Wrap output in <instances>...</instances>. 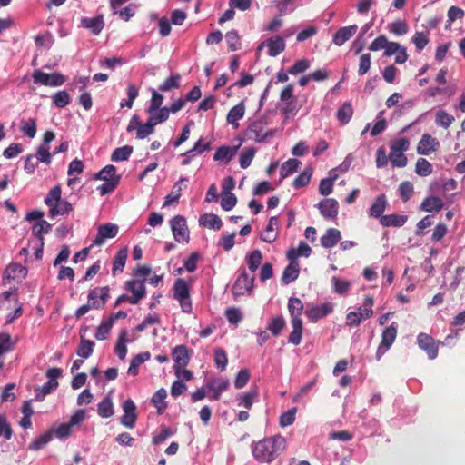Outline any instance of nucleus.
Instances as JSON below:
<instances>
[{
	"instance_id": "nucleus-1",
	"label": "nucleus",
	"mask_w": 465,
	"mask_h": 465,
	"mask_svg": "<svg viewBox=\"0 0 465 465\" xmlns=\"http://www.w3.org/2000/svg\"><path fill=\"white\" fill-rule=\"evenodd\" d=\"M286 448L285 438L281 435L264 438L252 444L253 458L261 463L272 462Z\"/></svg>"
},
{
	"instance_id": "nucleus-2",
	"label": "nucleus",
	"mask_w": 465,
	"mask_h": 465,
	"mask_svg": "<svg viewBox=\"0 0 465 465\" xmlns=\"http://www.w3.org/2000/svg\"><path fill=\"white\" fill-rule=\"evenodd\" d=\"M95 180L104 181L97 187L100 195L104 196L113 193L120 183L121 176L116 173V167L113 164L104 166L94 175Z\"/></svg>"
},
{
	"instance_id": "nucleus-3",
	"label": "nucleus",
	"mask_w": 465,
	"mask_h": 465,
	"mask_svg": "<svg viewBox=\"0 0 465 465\" xmlns=\"http://www.w3.org/2000/svg\"><path fill=\"white\" fill-rule=\"evenodd\" d=\"M238 276L232 287V293L234 298L243 295H250L252 292L254 276L249 275L245 268L238 271Z\"/></svg>"
},
{
	"instance_id": "nucleus-4",
	"label": "nucleus",
	"mask_w": 465,
	"mask_h": 465,
	"mask_svg": "<svg viewBox=\"0 0 465 465\" xmlns=\"http://www.w3.org/2000/svg\"><path fill=\"white\" fill-rule=\"evenodd\" d=\"M173 298L179 302L183 312H192L193 306L190 298V290L185 280L182 278L175 280L173 284Z\"/></svg>"
},
{
	"instance_id": "nucleus-5",
	"label": "nucleus",
	"mask_w": 465,
	"mask_h": 465,
	"mask_svg": "<svg viewBox=\"0 0 465 465\" xmlns=\"http://www.w3.org/2000/svg\"><path fill=\"white\" fill-rule=\"evenodd\" d=\"M32 78L34 83L36 84L51 87L61 86L65 82V77L62 74L58 72L47 74L40 69H36L33 72Z\"/></svg>"
},
{
	"instance_id": "nucleus-6",
	"label": "nucleus",
	"mask_w": 465,
	"mask_h": 465,
	"mask_svg": "<svg viewBox=\"0 0 465 465\" xmlns=\"http://www.w3.org/2000/svg\"><path fill=\"white\" fill-rule=\"evenodd\" d=\"M170 226L174 240L181 243H188L190 241V232L186 219L182 215H176L170 220Z\"/></svg>"
},
{
	"instance_id": "nucleus-7",
	"label": "nucleus",
	"mask_w": 465,
	"mask_h": 465,
	"mask_svg": "<svg viewBox=\"0 0 465 465\" xmlns=\"http://www.w3.org/2000/svg\"><path fill=\"white\" fill-rule=\"evenodd\" d=\"M398 331V323L393 322L388 327H386L381 334V341L378 346L376 351V358L380 360L387 351L391 347L393 342L395 341Z\"/></svg>"
},
{
	"instance_id": "nucleus-8",
	"label": "nucleus",
	"mask_w": 465,
	"mask_h": 465,
	"mask_svg": "<svg viewBox=\"0 0 465 465\" xmlns=\"http://www.w3.org/2000/svg\"><path fill=\"white\" fill-rule=\"evenodd\" d=\"M333 311V304L331 302H324L320 305H313L308 303L305 309V315L312 322H316L317 321L326 317L328 314L331 313Z\"/></svg>"
},
{
	"instance_id": "nucleus-9",
	"label": "nucleus",
	"mask_w": 465,
	"mask_h": 465,
	"mask_svg": "<svg viewBox=\"0 0 465 465\" xmlns=\"http://www.w3.org/2000/svg\"><path fill=\"white\" fill-rule=\"evenodd\" d=\"M119 232L118 225L111 223L101 224L97 228V234L90 247L101 246L107 239L114 238Z\"/></svg>"
},
{
	"instance_id": "nucleus-10",
	"label": "nucleus",
	"mask_w": 465,
	"mask_h": 465,
	"mask_svg": "<svg viewBox=\"0 0 465 465\" xmlns=\"http://www.w3.org/2000/svg\"><path fill=\"white\" fill-rule=\"evenodd\" d=\"M124 415L120 418V422L123 426L133 429L134 428L137 420L136 405L133 400L127 399L123 402Z\"/></svg>"
},
{
	"instance_id": "nucleus-11",
	"label": "nucleus",
	"mask_w": 465,
	"mask_h": 465,
	"mask_svg": "<svg viewBox=\"0 0 465 465\" xmlns=\"http://www.w3.org/2000/svg\"><path fill=\"white\" fill-rule=\"evenodd\" d=\"M190 350L185 345H177L172 350V359L174 361L173 370L185 368L190 361Z\"/></svg>"
},
{
	"instance_id": "nucleus-12",
	"label": "nucleus",
	"mask_w": 465,
	"mask_h": 465,
	"mask_svg": "<svg viewBox=\"0 0 465 465\" xmlns=\"http://www.w3.org/2000/svg\"><path fill=\"white\" fill-rule=\"evenodd\" d=\"M440 147L439 141L429 134H424L417 146V153L420 155H430Z\"/></svg>"
},
{
	"instance_id": "nucleus-13",
	"label": "nucleus",
	"mask_w": 465,
	"mask_h": 465,
	"mask_svg": "<svg viewBox=\"0 0 465 465\" xmlns=\"http://www.w3.org/2000/svg\"><path fill=\"white\" fill-rule=\"evenodd\" d=\"M125 288L128 292H132L131 304H137L146 293L144 280H130L125 282Z\"/></svg>"
},
{
	"instance_id": "nucleus-14",
	"label": "nucleus",
	"mask_w": 465,
	"mask_h": 465,
	"mask_svg": "<svg viewBox=\"0 0 465 465\" xmlns=\"http://www.w3.org/2000/svg\"><path fill=\"white\" fill-rule=\"evenodd\" d=\"M321 214L328 220L335 219L338 215L339 203L333 198H325L318 203Z\"/></svg>"
},
{
	"instance_id": "nucleus-15",
	"label": "nucleus",
	"mask_w": 465,
	"mask_h": 465,
	"mask_svg": "<svg viewBox=\"0 0 465 465\" xmlns=\"http://www.w3.org/2000/svg\"><path fill=\"white\" fill-rule=\"evenodd\" d=\"M87 298L89 303L95 302L101 304V310L104 307L110 298V289L108 286L95 287L89 290Z\"/></svg>"
},
{
	"instance_id": "nucleus-16",
	"label": "nucleus",
	"mask_w": 465,
	"mask_h": 465,
	"mask_svg": "<svg viewBox=\"0 0 465 465\" xmlns=\"http://www.w3.org/2000/svg\"><path fill=\"white\" fill-rule=\"evenodd\" d=\"M285 41L281 36H272L263 41L259 49H262L263 46L268 47V54L272 57H275L282 53L285 49Z\"/></svg>"
},
{
	"instance_id": "nucleus-17",
	"label": "nucleus",
	"mask_w": 465,
	"mask_h": 465,
	"mask_svg": "<svg viewBox=\"0 0 465 465\" xmlns=\"http://www.w3.org/2000/svg\"><path fill=\"white\" fill-rule=\"evenodd\" d=\"M419 347L425 351L430 360L438 356V345H436L431 336L426 333H420L417 338Z\"/></svg>"
},
{
	"instance_id": "nucleus-18",
	"label": "nucleus",
	"mask_w": 465,
	"mask_h": 465,
	"mask_svg": "<svg viewBox=\"0 0 465 465\" xmlns=\"http://www.w3.org/2000/svg\"><path fill=\"white\" fill-rule=\"evenodd\" d=\"M357 25H351L339 28L333 35L332 43L337 46L343 45L357 33Z\"/></svg>"
},
{
	"instance_id": "nucleus-19",
	"label": "nucleus",
	"mask_w": 465,
	"mask_h": 465,
	"mask_svg": "<svg viewBox=\"0 0 465 465\" xmlns=\"http://www.w3.org/2000/svg\"><path fill=\"white\" fill-rule=\"evenodd\" d=\"M278 217L272 216L269 219L268 224L263 232H262L260 239L265 242L272 243L278 237V232H275L278 226Z\"/></svg>"
},
{
	"instance_id": "nucleus-20",
	"label": "nucleus",
	"mask_w": 465,
	"mask_h": 465,
	"mask_svg": "<svg viewBox=\"0 0 465 465\" xmlns=\"http://www.w3.org/2000/svg\"><path fill=\"white\" fill-rule=\"evenodd\" d=\"M341 239V232L335 228L328 229L321 237V244L326 249L334 247Z\"/></svg>"
},
{
	"instance_id": "nucleus-21",
	"label": "nucleus",
	"mask_w": 465,
	"mask_h": 465,
	"mask_svg": "<svg viewBox=\"0 0 465 465\" xmlns=\"http://www.w3.org/2000/svg\"><path fill=\"white\" fill-rule=\"evenodd\" d=\"M81 24L84 27L90 29L93 35H97L101 33L104 26V18L102 15L95 17H83Z\"/></svg>"
},
{
	"instance_id": "nucleus-22",
	"label": "nucleus",
	"mask_w": 465,
	"mask_h": 465,
	"mask_svg": "<svg viewBox=\"0 0 465 465\" xmlns=\"http://www.w3.org/2000/svg\"><path fill=\"white\" fill-rule=\"evenodd\" d=\"M407 220V215L391 213L381 216L380 223L383 227H401L406 223Z\"/></svg>"
},
{
	"instance_id": "nucleus-23",
	"label": "nucleus",
	"mask_w": 465,
	"mask_h": 465,
	"mask_svg": "<svg viewBox=\"0 0 465 465\" xmlns=\"http://www.w3.org/2000/svg\"><path fill=\"white\" fill-rule=\"evenodd\" d=\"M26 275L27 269L17 262L10 263L4 271V277L7 280L25 278Z\"/></svg>"
},
{
	"instance_id": "nucleus-24",
	"label": "nucleus",
	"mask_w": 465,
	"mask_h": 465,
	"mask_svg": "<svg viewBox=\"0 0 465 465\" xmlns=\"http://www.w3.org/2000/svg\"><path fill=\"white\" fill-rule=\"evenodd\" d=\"M387 204L388 202L386 195L384 193L378 195L369 209V216L381 219V217L383 216L382 213H384Z\"/></svg>"
},
{
	"instance_id": "nucleus-25",
	"label": "nucleus",
	"mask_w": 465,
	"mask_h": 465,
	"mask_svg": "<svg viewBox=\"0 0 465 465\" xmlns=\"http://www.w3.org/2000/svg\"><path fill=\"white\" fill-rule=\"evenodd\" d=\"M239 146H227L223 145L217 148L213 160L217 162L224 161L229 163L236 154Z\"/></svg>"
},
{
	"instance_id": "nucleus-26",
	"label": "nucleus",
	"mask_w": 465,
	"mask_h": 465,
	"mask_svg": "<svg viewBox=\"0 0 465 465\" xmlns=\"http://www.w3.org/2000/svg\"><path fill=\"white\" fill-rule=\"evenodd\" d=\"M128 256V249L127 247L122 248L119 250L115 257L114 259L113 262V268H112V274L114 276H116L118 273H121L124 271V268L125 266V262Z\"/></svg>"
},
{
	"instance_id": "nucleus-27",
	"label": "nucleus",
	"mask_w": 465,
	"mask_h": 465,
	"mask_svg": "<svg viewBox=\"0 0 465 465\" xmlns=\"http://www.w3.org/2000/svg\"><path fill=\"white\" fill-rule=\"evenodd\" d=\"M443 202L437 196L426 197L420 205L421 211L427 213L439 212L443 208Z\"/></svg>"
},
{
	"instance_id": "nucleus-28",
	"label": "nucleus",
	"mask_w": 465,
	"mask_h": 465,
	"mask_svg": "<svg viewBox=\"0 0 465 465\" xmlns=\"http://www.w3.org/2000/svg\"><path fill=\"white\" fill-rule=\"evenodd\" d=\"M262 123L260 121H255L249 126V131L254 134V140L258 143H263L268 137H272L274 135V131L270 130L262 133Z\"/></svg>"
},
{
	"instance_id": "nucleus-29",
	"label": "nucleus",
	"mask_w": 465,
	"mask_h": 465,
	"mask_svg": "<svg viewBox=\"0 0 465 465\" xmlns=\"http://www.w3.org/2000/svg\"><path fill=\"white\" fill-rule=\"evenodd\" d=\"M245 106L243 102L239 103L234 105L229 113L227 114V122L233 125L234 128H238L239 124L238 121L241 120L244 116Z\"/></svg>"
},
{
	"instance_id": "nucleus-30",
	"label": "nucleus",
	"mask_w": 465,
	"mask_h": 465,
	"mask_svg": "<svg viewBox=\"0 0 465 465\" xmlns=\"http://www.w3.org/2000/svg\"><path fill=\"white\" fill-rule=\"evenodd\" d=\"M199 223L202 226L213 230H220L223 225L221 218L214 213L202 214L199 218Z\"/></svg>"
},
{
	"instance_id": "nucleus-31",
	"label": "nucleus",
	"mask_w": 465,
	"mask_h": 465,
	"mask_svg": "<svg viewBox=\"0 0 465 465\" xmlns=\"http://www.w3.org/2000/svg\"><path fill=\"white\" fill-rule=\"evenodd\" d=\"M127 335L128 331L126 329L121 330L118 335L114 351L120 360H124L127 354L126 344L131 341L127 339Z\"/></svg>"
},
{
	"instance_id": "nucleus-32",
	"label": "nucleus",
	"mask_w": 465,
	"mask_h": 465,
	"mask_svg": "<svg viewBox=\"0 0 465 465\" xmlns=\"http://www.w3.org/2000/svg\"><path fill=\"white\" fill-rule=\"evenodd\" d=\"M353 114V108L351 102H344L337 110L336 117L342 125L347 124Z\"/></svg>"
},
{
	"instance_id": "nucleus-33",
	"label": "nucleus",
	"mask_w": 465,
	"mask_h": 465,
	"mask_svg": "<svg viewBox=\"0 0 465 465\" xmlns=\"http://www.w3.org/2000/svg\"><path fill=\"white\" fill-rule=\"evenodd\" d=\"M299 273H300L299 263H294V262L289 263L285 267V269L282 272V284L288 285L291 282H294L298 278Z\"/></svg>"
},
{
	"instance_id": "nucleus-34",
	"label": "nucleus",
	"mask_w": 465,
	"mask_h": 465,
	"mask_svg": "<svg viewBox=\"0 0 465 465\" xmlns=\"http://www.w3.org/2000/svg\"><path fill=\"white\" fill-rule=\"evenodd\" d=\"M166 397V390L161 388L153 393L151 399V402L157 409L158 414H163L167 408V403L164 401Z\"/></svg>"
},
{
	"instance_id": "nucleus-35",
	"label": "nucleus",
	"mask_w": 465,
	"mask_h": 465,
	"mask_svg": "<svg viewBox=\"0 0 465 465\" xmlns=\"http://www.w3.org/2000/svg\"><path fill=\"white\" fill-rule=\"evenodd\" d=\"M187 181L188 179L186 177H181L179 181L173 184L171 193L165 197L163 206L178 202L183 189V183Z\"/></svg>"
},
{
	"instance_id": "nucleus-36",
	"label": "nucleus",
	"mask_w": 465,
	"mask_h": 465,
	"mask_svg": "<svg viewBox=\"0 0 465 465\" xmlns=\"http://www.w3.org/2000/svg\"><path fill=\"white\" fill-rule=\"evenodd\" d=\"M292 331L288 337V342L293 345H299L302 338V321L291 320Z\"/></svg>"
},
{
	"instance_id": "nucleus-37",
	"label": "nucleus",
	"mask_w": 465,
	"mask_h": 465,
	"mask_svg": "<svg viewBox=\"0 0 465 465\" xmlns=\"http://www.w3.org/2000/svg\"><path fill=\"white\" fill-rule=\"evenodd\" d=\"M98 415L102 418H110L114 414V408L110 395L105 396L97 405Z\"/></svg>"
},
{
	"instance_id": "nucleus-38",
	"label": "nucleus",
	"mask_w": 465,
	"mask_h": 465,
	"mask_svg": "<svg viewBox=\"0 0 465 465\" xmlns=\"http://www.w3.org/2000/svg\"><path fill=\"white\" fill-rule=\"evenodd\" d=\"M150 357L151 354L148 351L138 353L134 357H133L128 369V374L132 376H136L139 371V367L144 361H148Z\"/></svg>"
},
{
	"instance_id": "nucleus-39",
	"label": "nucleus",
	"mask_w": 465,
	"mask_h": 465,
	"mask_svg": "<svg viewBox=\"0 0 465 465\" xmlns=\"http://www.w3.org/2000/svg\"><path fill=\"white\" fill-rule=\"evenodd\" d=\"M73 210L72 204L64 199H61L54 206L49 209V217L54 218L58 215H64Z\"/></svg>"
},
{
	"instance_id": "nucleus-40",
	"label": "nucleus",
	"mask_w": 465,
	"mask_h": 465,
	"mask_svg": "<svg viewBox=\"0 0 465 465\" xmlns=\"http://www.w3.org/2000/svg\"><path fill=\"white\" fill-rule=\"evenodd\" d=\"M258 397V391L251 389L246 392H242L237 396L238 406H242L250 410L254 402V399Z\"/></svg>"
},
{
	"instance_id": "nucleus-41",
	"label": "nucleus",
	"mask_w": 465,
	"mask_h": 465,
	"mask_svg": "<svg viewBox=\"0 0 465 465\" xmlns=\"http://www.w3.org/2000/svg\"><path fill=\"white\" fill-rule=\"evenodd\" d=\"M288 311L292 320H302L301 315L303 311V303L301 299L291 297L288 301Z\"/></svg>"
},
{
	"instance_id": "nucleus-42",
	"label": "nucleus",
	"mask_w": 465,
	"mask_h": 465,
	"mask_svg": "<svg viewBox=\"0 0 465 465\" xmlns=\"http://www.w3.org/2000/svg\"><path fill=\"white\" fill-rule=\"evenodd\" d=\"M286 322L282 315L272 317L268 324L267 330L275 337L279 336L284 329Z\"/></svg>"
},
{
	"instance_id": "nucleus-43",
	"label": "nucleus",
	"mask_w": 465,
	"mask_h": 465,
	"mask_svg": "<svg viewBox=\"0 0 465 465\" xmlns=\"http://www.w3.org/2000/svg\"><path fill=\"white\" fill-rule=\"evenodd\" d=\"M334 172L335 170H331L330 172V176L328 178L322 179L320 182L319 193L323 196H327L332 193L334 182L338 178L337 174H332Z\"/></svg>"
},
{
	"instance_id": "nucleus-44",
	"label": "nucleus",
	"mask_w": 465,
	"mask_h": 465,
	"mask_svg": "<svg viewBox=\"0 0 465 465\" xmlns=\"http://www.w3.org/2000/svg\"><path fill=\"white\" fill-rule=\"evenodd\" d=\"M147 114H149L148 120L154 126L167 121V119L169 118V115H170V114L167 110V106L156 109L155 111L147 112Z\"/></svg>"
},
{
	"instance_id": "nucleus-45",
	"label": "nucleus",
	"mask_w": 465,
	"mask_h": 465,
	"mask_svg": "<svg viewBox=\"0 0 465 465\" xmlns=\"http://www.w3.org/2000/svg\"><path fill=\"white\" fill-rule=\"evenodd\" d=\"M302 163L297 159H289L282 164L280 175L282 179L288 177L289 175L295 173Z\"/></svg>"
},
{
	"instance_id": "nucleus-46",
	"label": "nucleus",
	"mask_w": 465,
	"mask_h": 465,
	"mask_svg": "<svg viewBox=\"0 0 465 465\" xmlns=\"http://www.w3.org/2000/svg\"><path fill=\"white\" fill-rule=\"evenodd\" d=\"M181 85V75L179 74H171L158 87L161 92H169L173 89H178Z\"/></svg>"
},
{
	"instance_id": "nucleus-47",
	"label": "nucleus",
	"mask_w": 465,
	"mask_h": 465,
	"mask_svg": "<svg viewBox=\"0 0 465 465\" xmlns=\"http://www.w3.org/2000/svg\"><path fill=\"white\" fill-rule=\"evenodd\" d=\"M52 229V225L45 220L37 221L33 225V234L39 240L44 242L43 235L48 233Z\"/></svg>"
},
{
	"instance_id": "nucleus-48",
	"label": "nucleus",
	"mask_w": 465,
	"mask_h": 465,
	"mask_svg": "<svg viewBox=\"0 0 465 465\" xmlns=\"http://www.w3.org/2000/svg\"><path fill=\"white\" fill-rule=\"evenodd\" d=\"M256 153V149L254 147H244L240 153V166L242 169L248 168Z\"/></svg>"
},
{
	"instance_id": "nucleus-49",
	"label": "nucleus",
	"mask_w": 465,
	"mask_h": 465,
	"mask_svg": "<svg viewBox=\"0 0 465 465\" xmlns=\"http://www.w3.org/2000/svg\"><path fill=\"white\" fill-rule=\"evenodd\" d=\"M133 153V147L131 145H124L122 147H118L114 150L111 160L113 162H123L129 159Z\"/></svg>"
},
{
	"instance_id": "nucleus-50",
	"label": "nucleus",
	"mask_w": 465,
	"mask_h": 465,
	"mask_svg": "<svg viewBox=\"0 0 465 465\" xmlns=\"http://www.w3.org/2000/svg\"><path fill=\"white\" fill-rule=\"evenodd\" d=\"M373 299L371 296H366L363 302V305L358 308V314L361 316V319L363 321L371 318L373 314Z\"/></svg>"
},
{
	"instance_id": "nucleus-51",
	"label": "nucleus",
	"mask_w": 465,
	"mask_h": 465,
	"mask_svg": "<svg viewBox=\"0 0 465 465\" xmlns=\"http://www.w3.org/2000/svg\"><path fill=\"white\" fill-rule=\"evenodd\" d=\"M52 440V433L50 431H46L35 438L31 441L28 446V449L31 450H39L43 449L47 443H49Z\"/></svg>"
},
{
	"instance_id": "nucleus-52",
	"label": "nucleus",
	"mask_w": 465,
	"mask_h": 465,
	"mask_svg": "<svg viewBox=\"0 0 465 465\" xmlns=\"http://www.w3.org/2000/svg\"><path fill=\"white\" fill-rule=\"evenodd\" d=\"M57 387L58 386L54 382L47 381L41 387H37L35 389V401H42L47 394L51 393L53 391H55Z\"/></svg>"
},
{
	"instance_id": "nucleus-53",
	"label": "nucleus",
	"mask_w": 465,
	"mask_h": 465,
	"mask_svg": "<svg viewBox=\"0 0 465 465\" xmlns=\"http://www.w3.org/2000/svg\"><path fill=\"white\" fill-rule=\"evenodd\" d=\"M388 30L394 35L401 36L408 33L409 26L405 21L398 19L388 25Z\"/></svg>"
},
{
	"instance_id": "nucleus-54",
	"label": "nucleus",
	"mask_w": 465,
	"mask_h": 465,
	"mask_svg": "<svg viewBox=\"0 0 465 465\" xmlns=\"http://www.w3.org/2000/svg\"><path fill=\"white\" fill-rule=\"evenodd\" d=\"M331 283H332L333 292L340 295L346 294L351 286V282L341 280L336 276H333L331 278Z\"/></svg>"
},
{
	"instance_id": "nucleus-55",
	"label": "nucleus",
	"mask_w": 465,
	"mask_h": 465,
	"mask_svg": "<svg viewBox=\"0 0 465 465\" xmlns=\"http://www.w3.org/2000/svg\"><path fill=\"white\" fill-rule=\"evenodd\" d=\"M262 255L260 250H254L250 252L247 257L248 268L252 272H254L261 265Z\"/></svg>"
},
{
	"instance_id": "nucleus-56",
	"label": "nucleus",
	"mask_w": 465,
	"mask_h": 465,
	"mask_svg": "<svg viewBox=\"0 0 465 465\" xmlns=\"http://www.w3.org/2000/svg\"><path fill=\"white\" fill-rule=\"evenodd\" d=\"M415 172L420 176H429L432 173V165L425 158H419L416 162Z\"/></svg>"
},
{
	"instance_id": "nucleus-57",
	"label": "nucleus",
	"mask_w": 465,
	"mask_h": 465,
	"mask_svg": "<svg viewBox=\"0 0 465 465\" xmlns=\"http://www.w3.org/2000/svg\"><path fill=\"white\" fill-rule=\"evenodd\" d=\"M312 170L308 167L303 170L293 181L292 185L295 189H300L306 186L312 178Z\"/></svg>"
},
{
	"instance_id": "nucleus-58",
	"label": "nucleus",
	"mask_w": 465,
	"mask_h": 465,
	"mask_svg": "<svg viewBox=\"0 0 465 465\" xmlns=\"http://www.w3.org/2000/svg\"><path fill=\"white\" fill-rule=\"evenodd\" d=\"M61 194L62 191L60 185H55L49 191L45 198V203L49 207V209L54 206L62 199Z\"/></svg>"
},
{
	"instance_id": "nucleus-59",
	"label": "nucleus",
	"mask_w": 465,
	"mask_h": 465,
	"mask_svg": "<svg viewBox=\"0 0 465 465\" xmlns=\"http://www.w3.org/2000/svg\"><path fill=\"white\" fill-rule=\"evenodd\" d=\"M52 101L57 108H64L70 104L71 99L69 94L65 90H61L52 96Z\"/></svg>"
},
{
	"instance_id": "nucleus-60",
	"label": "nucleus",
	"mask_w": 465,
	"mask_h": 465,
	"mask_svg": "<svg viewBox=\"0 0 465 465\" xmlns=\"http://www.w3.org/2000/svg\"><path fill=\"white\" fill-rule=\"evenodd\" d=\"M20 128L25 135L32 139L36 134V120L35 118L22 120Z\"/></svg>"
},
{
	"instance_id": "nucleus-61",
	"label": "nucleus",
	"mask_w": 465,
	"mask_h": 465,
	"mask_svg": "<svg viewBox=\"0 0 465 465\" xmlns=\"http://www.w3.org/2000/svg\"><path fill=\"white\" fill-rule=\"evenodd\" d=\"M114 324L108 319L102 321L96 329L94 337L99 341L106 340Z\"/></svg>"
},
{
	"instance_id": "nucleus-62",
	"label": "nucleus",
	"mask_w": 465,
	"mask_h": 465,
	"mask_svg": "<svg viewBox=\"0 0 465 465\" xmlns=\"http://www.w3.org/2000/svg\"><path fill=\"white\" fill-rule=\"evenodd\" d=\"M453 121L454 117L444 110H439L436 114V124L445 129L449 128Z\"/></svg>"
},
{
	"instance_id": "nucleus-63",
	"label": "nucleus",
	"mask_w": 465,
	"mask_h": 465,
	"mask_svg": "<svg viewBox=\"0 0 465 465\" xmlns=\"http://www.w3.org/2000/svg\"><path fill=\"white\" fill-rule=\"evenodd\" d=\"M94 343L89 340L82 339L77 350V355L87 359L89 358L94 351Z\"/></svg>"
},
{
	"instance_id": "nucleus-64",
	"label": "nucleus",
	"mask_w": 465,
	"mask_h": 465,
	"mask_svg": "<svg viewBox=\"0 0 465 465\" xmlns=\"http://www.w3.org/2000/svg\"><path fill=\"white\" fill-rule=\"evenodd\" d=\"M225 316L230 324L237 326L242 320V313L239 308L230 307L225 311Z\"/></svg>"
}]
</instances>
